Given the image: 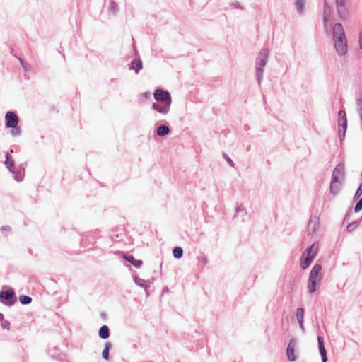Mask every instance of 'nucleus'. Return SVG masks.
I'll return each mask as SVG.
<instances>
[{
  "instance_id": "30",
  "label": "nucleus",
  "mask_w": 362,
  "mask_h": 362,
  "mask_svg": "<svg viewBox=\"0 0 362 362\" xmlns=\"http://www.w3.org/2000/svg\"><path fill=\"white\" fill-rule=\"evenodd\" d=\"M317 341L319 344V348L322 347V346H324L323 339L321 337H317Z\"/></svg>"
},
{
  "instance_id": "27",
  "label": "nucleus",
  "mask_w": 362,
  "mask_h": 362,
  "mask_svg": "<svg viewBox=\"0 0 362 362\" xmlns=\"http://www.w3.org/2000/svg\"><path fill=\"white\" fill-rule=\"evenodd\" d=\"M361 195H362V182L356 192L355 197H359Z\"/></svg>"
},
{
  "instance_id": "20",
  "label": "nucleus",
  "mask_w": 362,
  "mask_h": 362,
  "mask_svg": "<svg viewBox=\"0 0 362 362\" xmlns=\"http://www.w3.org/2000/svg\"><path fill=\"white\" fill-rule=\"evenodd\" d=\"M320 282V281L317 280H310L308 279V288L309 292L314 293L316 291V285Z\"/></svg>"
},
{
  "instance_id": "12",
  "label": "nucleus",
  "mask_w": 362,
  "mask_h": 362,
  "mask_svg": "<svg viewBox=\"0 0 362 362\" xmlns=\"http://www.w3.org/2000/svg\"><path fill=\"white\" fill-rule=\"evenodd\" d=\"M342 181L331 180L330 183V192L336 195L337 194L341 189Z\"/></svg>"
},
{
  "instance_id": "2",
  "label": "nucleus",
  "mask_w": 362,
  "mask_h": 362,
  "mask_svg": "<svg viewBox=\"0 0 362 362\" xmlns=\"http://www.w3.org/2000/svg\"><path fill=\"white\" fill-rule=\"evenodd\" d=\"M268 54L269 52L267 50H262L259 54L257 62V72L258 76H259V75L263 71V69L265 66L267 62Z\"/></svg>"
},
{
  "instance_id": "36",
  "label": "nucleus",
  "mask_w": 362,
  "mask_h": 362,
  "mask_svg": "<svg viewBox=\"0 0 362 362\" xmlns=\"http://www.w3.org/2000/svg\"><path fill=\"white\" fill-rule=\"evenodd\" d=\"M357 103H358V105H360V104H361V105H362V100H358L357 101Z\"/></svg>"
},
{
  "instance_id": "25",
  "label": "nucleus",
  "mask_w": 362,
  "mask_h": 362,
  "mask_svg": "<svg viewBox=\"0 0 362 362\" xmlns=\"http://www.w3.org/2000/svg\"><path fill=\"white\" fill-rule=\"evenodd\" d=\"M362 209V197L361 199L357 202V204L355 206L354 211L355 212H358Z\"/></svg>"
},
{
  "instance_id": "10",
  "label": "nucleus",
  "mask_w": 362,
  "mask_h": 362,
  "mask_svg": "<svg viewBox=\"0 0 362 362\" xmlns=\"http://www.w3.org/2000/svg\"><path fill=\"white\" fill-rule=\"evenodd\" d=\"M321 269H322L321 265L315 264L313 267V269L310 273L309 279L312 281L313 279L317 280V281H320L321 277L320 276V273Z\"/></svg>"
},
{
  "instance_id": "13",
  "label": "nucleus",
  "mask_w": 362,
  "mask_h": 362,
  "mask_svg": "<svg viewBox=\"0 0 362 362\" xmlns=\"http://www.w3.org/2000/svg\"><path fill=\"white\" fill-rule=\"evenodd\" d=\"M153 108L160 113L166 114L169 111L170 105H160L158 103H153Z\"/></svg>"
},
{
  "instance_id": "21",
  "label": "nucleus",
  "mask_w": 362,
  "mask_h": 362,
  "mask_svg": "<svg viewBox=\"0 0 362 362\" xmlns=\"http://www.w3.org/2000/svg\"><path fill=\"white\" fill-rule=\"evenodd\" d=\"M110 347V343H106L105 349H103V353H102L103 358L105 360H108V358H109L108 356H109Z\"/></svg>"
},
{
  "instance_id": "7",
  "label": "nucleus",
  "mask_w": 362,
  "mask_h": 362,
  "mask_svg": "<svg viewBox=\"0 0 362 362\" xmlns=\"http://www.w3.org/2000/svg\"><path fill=\"white\" fill-rule=\"evenodd\" d=\"M344 169L343 165H337L333 170L331 180L342 181L344 179Z\"/></svg>"
},
{
  "instance_id": "33",
  "label": "nucleus",
  "mask_w": 362,
  "mask_h": 362,
  "mask_svg": "<svg viewBox=\"0 0 362 362\" xmlns=\"http://www.w3.org/2000/svg\"><path fill=\"white\" fill-rule=\"evenodd\" d=\"M358 43H359L361 49H362V34L361 33H360V35H359Z\"/></svg>"
},
{
  "instance_id": "3",
  "label": "nucleus",
  "mask_w": 362,
  "mask_h": 362,
  "mask_svg": "<svg viewBox=\"0 0 362 362\" xmlns=\"http://www.w3.org/2000/svg\"><path fill=\"white\" fill-rule=\"evenodd\" d=\"M5 164L6 165L7 168L9 169V170L12 172L13 174H15L14 179L16 181L20 182L23 180L24 177V171L19 170L18 172H16L14 170L15 168L13 161L10 160L8 155L6 156Z\"/></svg>"
},
{
  "instance_id": "15",
  "label": "nucleus",
  "mask_w": 362,
  "mask_h": 362,
  "mask_svg": "<svg viewBox=\"0 0 362 362\" xmlns=\"http://www.w3.org/2000/svg\"><path fill=\"white\" fill-rule=\"evenodd\" d=\"M109 328L107 325H103L99 330V336L102 339H107L109 337Z\"/></svg>"
},
{
  "instance_id": "5",
  "label": "nucleus",
  "mask_w": 362,
  "mask_h": 362,
  "mask_svg": "<svg viewBox=\"0 0 362 362\" xmlns=\"http://www.w3.org/2000/svg\"><path fill=\"white\" fill-rule=\"evenodd\" d=\"M6 127L8 128H16L18 124V117L13 112H8L5 115Z\"/></svg>"
},
{
  "instance_id": "19",
  "label": "nucleus",
  "mask_w": 362,
  "mask_h": 362,
  "mask_svg": "<svg viewBox=\"0 0 362 362\" xmlns=\"http://www.w3.org/2000/svg\"><path fill=\"white\" fill-rule=\"evenodd\" d=\"M170 132L169 128L165 125H160L157 129V134L159 136H165L167 135Z\"/></svg>"
},
{
  "instance_id": "18",
  "label": "nucleus",
  "mask_w": 362,
  "mask_h": 362,
  "mask_svg": "<svg viewBox=\"0 0 362 362\" xmlns=\"http://www.w3.org/2000/svg\"><path fill=\"white\" fill-rule=\"evenodd\" d=\"M303 317H304V309L298 308L296 310V317H297V320L299 322L300 327H303Z\"/></svg>"
},
{
  "instance_id": "22",
  "label": "nucleus",
  "mask_w": 362,
  "mask_h": 362,
  "mask_svg": "<svg viewBox=\"0 0 362 362\" xmlns=\"http://www.w3.org/2000/svg\"><path fill=\"white\" fill-rule=\"evenodd\" d=\"M183 251L180 247H176L173 250V255L175 258H180L182 256Z\"/></svg>"
},
{
  "instance_id": "16",
  "label": "nucleus",
  "mask_w": 362,
  "mask_h": 362,
  "mask_svg": "<svg viewBox=\"0 0 362 362\" xmlns=\"http://www.w3.org/2000/svg\"><path fill=\"white\" fill-rule=\"evenodd\" d=\"M124 259L136 267H139L142 264V261L135 259L132 255H125Z\"/></svg>"
},
{
  "instance_id": "29",
  "label": "nucleus",
  "mask_w": 362,
  "mask_h": 362,
  "mask_svg": "<svg viewBox=\"0 0 362 362\" xmlns=\"http://www.w3.org/2000/svg\"><path fill=\"white\" fill-rule=\"evenodd\" d=\"M224 158L226 159L227 162L230 166L234 165L233 160L227 155L224 154Z\"/></svg>"
},
{
  "instance_id": "9",
  "label": "nucleus",
  "mask_w": 362,
  "mask_h": 362,
  "mask_svg": "<svg viewBox=\"0 0 362 362\" xmlns=\"http://www.w3.org/2000/svg\"><path fill=\"white\" fill-rule=\"evenodd\" d=\"M296 341L294 339H292L290 341L287 349H286V354L288 359L291 361H293L296 359V356L295 355V349H296Z\"/></svg>"
},
{
  "instance_id": "14",
  "label": "nucleus",
  "mask_w": 362,
  "mask_h": 362,
  "mask_svg": "<svg viewBox=\"0 0 362 362\" xmlns=\"http://www.w3.org/2000/svg\"><path fill=\"white\" fill-rule=\"evenodd\" d=\"M14 295L13 290H8L6 291H1L0 293V298L5 299L6 300H11Z\"/></svg>"
},
{
  "instance_id": "31",
  "label": "nucleus",
  "mask_w": 362,
  "mask_h": 362,
  "mask_svg": "<svg viewBox=\"0 0 362 362\" xmlns=\"http://www.w3.org/2000/svg\"><path fill=\"white\" fill-rule=\"evenodd\" d=\"M320 351L321 356L326 354V350H325V348L324 346H322V347L320 348Z\"/></svg>"
},
{
  "instance_id": "8",
  "label": "nucleus",
  "mask_w": 362,
  "mask_h": 362,
  "mask_svg": "<svg viewBox=\"0 0 362 362\" xmlns=\"http://www.w3.org/2000/svg\"><path fill=\"white\" fill-rule=\"evenodd\" d=\"M333 37L334 40L338 39H344L345 37V33L344 28L340 23H336L333 28Z\"/></svg>"
},
{
  "instance_id": "34",
  "label": "nucleus",
  "mask_w": 362,
  "mask_h": 362,
  "mask_svg": "<svg viewBox=\"0 0 362 362\" xmlns=\"http://www.w3.org/2000/svg\"><path fill=\"white\" fill-rule=\"evenodd\" d=\"M322 362H327V355L326 354L322 356Z\"/></svg>"
},
{
  "instance_id": "28",
  "label": "nucleus",
  "mask_w": 362,
  "mask_h": 362,
  "mask_svg": "<svg viewBox=\"0 0 362 362\" xmlns=\"http://www.w3.org/2000/svg\"><path fill=\"white\" fill-rule=\"evenodd\" d=\"M21 133V130L19 128H15L14 129H13L11 131V134L13 135V136H18Z\"/></svg>"
},
{
  "instance_id": "6",
  "label": "nucleus",
  "mask_w": 362,
  "mask_h": 362,
  "mask_svg": "<svg viewBox=\"0 0 362 362\" xmlns=\"http://www.w3.org/2000/svg\"><path fill=\"white\" fill-rule=\"evenodd\" d=\"M335 49L337 52L343 55L347 52V41L346 37L344 39H338L334 40Z\"/></svg>"
},
{
  "instance_id": "11",
  "label": "nucleus",
  "mask_w": 362,
  "mask_h": 362,
  "mask_svg": "<svg viewBox=\"0 0 362 362\" xmlns=\"http://www.w3.org/2000/svg\"><path fill=\"white\" fill-rule=\"evenodd\" d=\"M347 126V120L346 112L344 110H340L339 112V131H341V127L345 132Z\"/></svg>"
},
{
  "instance_id": "23",
  "label": "nucleus",
  "mask_w": 362,
  "mask_h": 362,
  "mask_svg": "<svg viewBox=\"0 0 362 362\" xmlns=\"http://www.w3.org/2000/svg\"><path fill=\"white\" fill-rule=\"evenodd\" d=\"M19 300L22 304H29L32 301V298L27 296H21Z\"/></svg>"
},
{
  "instance_id": "24",
  "label": "nucleus",
  "mask_w": 362,
  "mask_h": 362,
  "mask_svg": "<svg viewBox=\"0 0 362 362\" xmlns=\"http://www.w3.org/2000/svg\"><path fill=\"white\" fill-rule=\"evenodd\" d=\"M296 5L298 8V12L301 13L303 10L304 1L303 0H296Z\"/></svg>"
},
{
  "instance_id": "17",
  "label": "nucleus",
  "mask_w": 362,
  "mask_h": 362,
  "mask_svg": "<svg viewBox=\"0 0 362 362\" xmlns=\"http://www.w3.org/2000/svg\"><path fill=\"white\" fill-rule=\"evenodd\" d=\"M142 68V63L140 60H134L131 63L130 69H133L136 73H138Z\"/></svg>"
},
{
  "instance_id": "32",
  "label": "nucleus",
  "mask_w": 362,
  "mask_h": 362,
  "mask_svg": "<svg viewBox=\"0 0 362 362\" xmlns=\"http://www.w3.org/2000/svg\"><path fill=\"white\" fill-rule=\"evenodd\" d=\"M336 1H337V4L338 6H344V3H345L344 0H336Z\"/></svg>"
},
{
  "instance_id": "26",
  "label": "nucleus",
  "mask_w": 362,
  "mask_h": 362,
  "mask_svg": "<svg viewBox=\"0 0 362 362\" xmlns=\"http://www.w3.org/2000/svg\"><path fill=\"white\" fill-rule=\"evenodd\" d=\"M357 227V223L356 222H353L347 226L348 231H353Z\"/></svg>"
},
{
  "instance_id": "37",
  "label": "nucleus",
  "mask_w": 362,
  "mask_h": 362,
  "mask_svg": "<svg viewBox=\"0 0 362 362\" xmlns=\"http://www.w3.org/2000/svg\"><path fill=\"white\" fill-rule=\"evenodd\" d=\"M309 227L310 228L311 227V225H312V221L309 223Z\"/></svg>"
},
{
  "instance_id": "35",
  "label": "nucleus",
  "mask_w": 362,
  "mask_h": 362,
  "mask_svg": "<svg viewBox=\"0 0 362 362\" xmlns=\"http://www.w3.org/2000/svg\"><path fill=\"white\" fill-rule=\"evenodd\" d=\"M317 226V222L316 221V222L315 223V227L313 228V231H315V229H316Z\"/></svg>"
},
{
  "instance_id": "4",
  "label": "nucleus",
  "mask_w": 362,
  "mask_h": 362,
  "mask_svg": "<svg viewBox=\"0 0 362 362\" xmlns=\"http://www.w3.org/2000/svg\"><path fill=\"white\" fill-rule=\"evenodd\" d=\"M154 98L157 101L163 102L166 105L171 104V98L168 92L157 89L154 93Z\"/></svg>"
},
{
  "instance_id": "1",
  "label": "nucleus",
  "mask_w": 362,
  "mask_h": 362,
  "mask_svg": "<svg viewBox=\"0 0 362 362\" xmlns=\"http://www.w3.org/2000/svg\"><path fill=\"white\" fill-rule=\"evenodd\" d=\"M318 249L319 246L316 243H314L310 247L306 249L300 260V267L302 269H306L311 264L318 252Z\"/></svg>"
}]
</instances>
